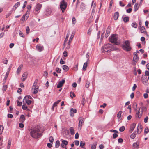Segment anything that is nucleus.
<instances>
[{
  "instance_id": "1",
  "label": "nucleus",
  "mask_w": 149,
  "mask_h": 149,
  "mask_svg": "<svg viewBox=\"0 0 149 149\" xmlns=\"http://www.w3.org/2000/svg\"><path fill=\"white\" fill-rule=\"evenodd\" d=\"M30 135L33 138H38L42 136V133L38 128H36L31 130Z\"/></svg>"
},
{
  "instance_id": "2",
  "label": "nucleus",
  "mask_w": 149,
  "mask_h": 149,
  "mask_svg": "<svg viewBox=\"0 0 149 149\" xmlns=\"http://www.w3.org/2000/svg\"><path fill=\"white\" fill-rule=\"evenodd\" d=\"M116 49L114 46L110 44H107L104 45L101 49V51L102 52H109L111 51Z\"/></svg>"
},
{
  "instance_id": "3",
  "label": "nucleus",
  "mask_w": 149,
  "mask_h": 149,
  "mask_svg": "<svg viewBox=\"0 0 149 149\" xmlns=\"http://www.w3.org/2000/svg\"><path fill=\"white\" fill-rule=\"evenodd\" d=\"M118 38L117 35L113 34L110 37L109 40L111 43H114L116 45H118L120 44V42L118 40Z\"/></svg>"
},
{
  "instance_id": "4",
  "label": "nucleus",
  "mask_w": 149,
  "mask_h": 149,
  "mask_svg": "<svg viewBox=\"0 0 149 149\" xmlns=\"http://www.w3.org/2000/svg\"><path fill=\"white\" fill-rule=\"evenodd\" d=\"M122 48L125 51L127 52L130 51L132 48L130 46V43L128 40L125 41L123 43V45L122 46Z\"/></svg>"
},
{
  "instance_id": "5",
  "label": "nucleus",
  "mask_w": 149,
  "mask_h": 149,
  "mask_svg": "<svg viewBox=\"0 0 149 149\" xmlns=\"http://www.w3.org/2000/svg\"><path fill=\"white\" fill-rule=\"evenodd\" d=\"M67 7L66 2L64 0H62L60 3V7L63 12H64Z\"/></svg>"
},
{
  "instance_id": "6",
  "label": "nucleus",
  "mask_w": 149,
  "mask_h": 149,
  "mask_svg": "<svg viewBox=\"0 0 149 149\" xmlns=\"http://www.w3.org/2000/svg\"><path fill=\"white\" fill-rule=\"evenodd\" d=\"M83 118H79V122L78 125V129L81 130V128L83 124Z\"/></svg>"
},
{
  "instance_id": "7",
  "label": "nucleus",
  "mask_w": 149,
  "mask_h": 149,
  "mask_svg": "<svg viewBox=\"0 0 149 149\" xmlns=\"http://www.w3.org/2000/svg\"><path fill=\"white\" fill-rule=\"evenodd\" d=\"M140 108H139L138 110L136 111V117L138 118H140L141 117L143 113L142 111H141L140 113Z\"/></svg>"
},
{
  "instance_id": "8",
  "label": "nucleus",
  "mask_w": 149,
  "mask_h": 149,
  "mask_svg": "<svg viewBox=\"0 0 149 149\" xmlns=\"http://www.w3.org/2000/svg\"><path fill=\"white\" fill-rule=\"evenodd\" d=\"M65 82V80L64 79H63L62 80L60 81L58 83L57 85V88H61L63 85V84Z\"/></svg>"
},
{
  "instance_id": "9",
  "label": "nucleus",
  "mask_w": 149,
  "mask_h": 149,
  "mask_svg": "<svg viewBox=\"0 0 149 149\" xmlns=\"http://www.w3.org/2000/svg\"><path fill=\"white\" fill-rule=\"evenodd\" d=\"M77 112V110L76 109L71 108L70 111V114L71 116H74V113Z\"/></svg>"
},
{
  "instance_id": "10",
  "label": "nucleus",
  "mask_w": 149,
  "mask_h": 149,
  "mask_svg": "<svg viewBox=\"0 0 149 149\" xmlns=\"http://www.w3.org/2000/svg\"><path fill=\"white\" fill-rule=\"evenodd\" d=\"M27 74H28L26 72H25L23 73L22 77V81H24L27 78Z\"/></svg>"
},
{
  "instance_id": "11",
  "label": "nucleus",
  "mask_w": 149,
  "mask_h": 149,
  "mask_svg": "<svg viewBox=\"0 0 149 149\" xmlns=\"http://www.w3.org/2000/svg\"><path fill=\"white\" fill-rule=\"evenodd\" d=\"M136 124L135 123H133L131 124L130 130H129V132L131 133L133 131L135 127L136 126Z\"/></svg>"
},
{
  "instance_id": "12",
  "label": "nucleus",
  "mask_w": 149,
  "mask_h": 149,
  "mask_svg": "<svg viewBox=\"0 0 149 149\" xmlns=\"http://www.w3.org/2000/svg\"><path fill=\"white\" fill-rule=\"evenodd\" d=\"M42 5L41 4L38 3L36 5L35 7V10L36 11H38L41 9Z\"/></svg>"
},
{
  "instance_id": "13",
  "label": "nucleus",
  "mask_w": 149,
  "mask_h": 149,
  "mask_svg": "<svg viewBox=\"0 0 149 149\" xmlns=\"http://www.w3.org/2000/svg\"><path fill=\"white\" fill-rule=\"evenodd\" d=\"M36 48L37 50L40 52L42 51L44 49L43 46L37 45L36 46Z\"/></svg>"
},
{
  "instance_id": "14",
  "label": "nucleus",
  "mask_w": 149,
  "mask_h": 149,
  "mask_svg": "<svg viewBox=\"0 0 149 149\" xmlns=\"http://www.w3.org/2000/svg\"><path fill=\"white\" fill-rule=\"evenodd\" d=\"M34 84H35V83H34V84L32 88H34L33 93L34 94H36L38 92V86H36L35 85H34Z\"/></svg>"
},
{
  "instance_id": "15",
  "label": "nucleus",
  "mask_w": 149,
  "mask_h": 149,
  "mask_svg": "<svg viewBox=\"0 0 149 149\" xmlns=\"http://www.w3.org/2000/svg\"><path fill=\"white\" fill-rule=\"evenodd\" d=\"M142 81L143 84L146 85L148 84V80L147 78H142Z\"/></svg>"
},
{
  "instance_id": "16",
  "label": "nucleus",
  "mask_w": 149,
  "mask_h": 149,
  "mask_svg": "<svg viewBox=\"0 0 149 149\" xmlns=\"http://www.w3.org/2000/svg\"><path fill=\"white\" fill-rule=\"evenodd\" d=\"M110 32V29L108 27L107 29L105 37L106 38H107L109 35Z\"/></svg>"
},
{
  "instance_id": "17",
  "label": "nucleus",
  "mask_w": 149,
  "mask_h": 149,
  "mask_svg": "<svg viewBox=\"0 0 149 149\" xmlns=\"http://www.w3.org/2000/svg\"><path fill=\"white\" fill-rule=\"evenodd\" d=\"M119 17V13L118 12L115 13L113 16L114 19L115 20H117Z\"/></svg>"
},
{
  "instance_id": "18",
  "label": "nucleus",
  "mask_w": 149,
  "mask_h": 149,
  "mask_svg": "<svg viewBox=\"0 0 149 149\" xmlns=\"http://www.w3.org/2000/svg\"><path fill=\"white\" fill-rule=\"evenodd\" d=\"M139 7V4L138 3H136L134 6V11H136L138 10Z\"/></svg>"
},
{
  "instance_id": "19",
  "label": "nucleus",
  "mask_w": 149,
  "mask_h": 149,
  "mask_svg": "<svg viewBox=\"0 0 149 149\" xmlns=\"http://www.w3.org/2000/svg\"><path fill=\"white\" fill-rule=\"evenodd\" d=\"M93 2H94V1H93L92 2V3L91 6H92L93 5V8H92V12L94 13L95 12V9L96 3H95L93 4Z\"/></svg>"
},
{
  "instance_id": "20",
  "label": "nucleus",
  "mask_w": 149,
  "mask_h": 149,
  "mask_svg": "<svg viewBox=\"0 0 149 149\" xmlns=\"http://www.w3.org/2000/svg\"><path fill=\"white\" fill-rule=\"evenodd\" d=\"M74 33H72L70 38L69 39V40L68 45H69V47L70 46V44L71 41L72 40V39H73V37H74Z\"/></svg>"
},
{
  "instance_id": "21",
  "label": "nucleus",
  "mask_w": 149,
  "mask_h": 149,
  "mask_svg": "<svg viewBox=\"0 0 149 149\" xmlns=\"http://www.w3.org/2000/svg\"><path fill=\"white\" fill-rule=\"evenodd\" d=\"M25 117L23 115H22L20 117V122L23 123L25 120Z\"/></svg>"
},
{
  "instance_id": "22",
  "label": "nucleus",
  "mask_w": 149,
  "mask_h": 149,
  "mask_svg": "<svg viewBox=\"0 0 149 149\" xmlns=\"http://www.w3.org/2000/svg\"><path fill=\"white\" fill-rule=\"evenodd\" d=\"M23 67V65H21L18 68L17 70V73L19 74L21 70Z\"/></svg>"
},
{
  "instance_id": "23",
  "label": "nucleus",
  "mask_w": 149,
  "mask_h": 149,
  "mask_svg": "<svg viewBox=\"0 0 149 149\" xmlns=\"http://www.w3.org/2000/svg\"><path fill=\"white\" fill-rule=\"evenodd\" d=\"M122 112L121 111H120L117 115V117L119 120H120L121 119V114Z\"/></svg>"
},
{
  "instance_id": "24",
  "label": "nucleus",
  "mask_w": 149,
  "mask_h": 149,
  "mask_svg": "<svg viewBox=\"0 0 149 149\" xmlns=\"http://www.w3.org/2000/svg\"><path fill=\"white\" fill-rule=\"evenodd\" d=\"M136 134V132L134 131L130 136V138L132 139H134Z\"/></svg>"
},
{
  "instance_id": "25",
  "label": "nucleus",
  "mask_w": 149,
  "mask_h": 149,
  "mask_svg": "<svg viewBox=\"0 0 149 149\" xmlns=\"http://www.w3.org/2000/svg\"><path fill=\"white\" fill-rule=\"evenodd\" d=\"M63 69L65 71H67L69 70V68L67 65H64L63 66Z\"/></svg>"
},
{
  "instance_id": "26",
  "label": "nucleus",
  "mask_w": 149,
  "mask_h": 149,
  "mask_svg": "<svg viewBox=\"0 0 149 149\" xmlns=\"http://www.w3.org/2000/svg\"><path fill=\"white\" fill-rule=\"evenodd\" d=\"M97 144V142H94L93 144L92 145L91 147V149H95L96 146Z\"/></svg>"
},
{
  "instance_id": "27",
  "label": "nucleus",
  "mask_w": 149,
  "mask_h": 149,
  "mask_svg": "<svg viewBox=\"0 0 149 149\" xmlns=\"http://www.w3.org/2000/svg\"><path fill=\"white\" fill-rule=\"evenodd\" d=\"M69 130H70L71 134V135H73L74 133V128L72 127H70L69 129Z\"/></svg>"
},
{
  "instance_id": "28",
  "label": "nucleus",
  "mask_w": 149,
  "mask_h": 149,
  "mask_svg": "<svg viewBox=\"0 0 149 149\" xmlns=\"http://www.w3.org/2000/svg\"><path fill=\"white\" fill-rule=\"evenodd\" d=\"M139 58L137 55L134 56L133 58V60L135 62H136L138 60Z\"/></svg>"
},
{
  "instance_id": "29",
  "label": "nucleus",
  "mask_w": 149,
  "mask_h": 149,
  "mask_svg": "<svg viewBox=\"0 0 149 149\" xmlns=\"http://www.w3.org/2000/svg\"><path fill=\"white\" fill-rule=\"evenodd\" d=\"M87 65V62H85L84 65L83 67V69L85 71L86 70V68Z\"/></svg>"
},
{
  "instance_id": "30",
  "label": "nucleus",
  "mask_w": 149,
  "mask_h": 149,
  "mask_svg": "<svg viewBox=\"0 0 149 149\" xmlns=\"http://www.w3.org/2000/svg\"><path fill=\"white\" fill-rule=\"evenodd\" d=\"M60 142L59 140H57L55 143V147L56 148H58L60 146Z\"/></svg>"
},
{
  "instance_id": "31",
  "label": "nucleus",
  "mask_w": 149,
  "mask_h": 149,
  "mask_svg": "<svg viewBox=\"0 0 149 149\" xmlns=\"http://www.w3.org/2000/svg\"><path fill=\"white\" fill-rule=\"evenodd\" d=\"M4 129V127L3 125H0V135L2 134Z\"/></svg>"
},
{
  "instance_id": "32",
  "label": "nucleus",
  "mask_w": 149,
  "mask_h": 149,
  "mask_svg": "<svg viewBox=\"0 0 149 149\" xmlns=\"http://www.w3.org/2000/svg\"><path fill=\"white\" fill-rule=\"evenodd\" d=\"M132 26L133 27L136 28L137 27L138 25L136 22H134L132 24Z\"/></svg>"
},
{
  "instance_id": "33",
  "label": "nucleus",
  "mask_w": 149,
  "mask_h": 149,
  "mask_svg": "<svg viewBox=\"0 0 149 149\" xmlns=\"http://www.w3.org/2000/svg\"><path fill=\"white\" fill-rule=\"evenodd\" d=\"M85 5L83 3H82L81 5L80 8H81V9L82 10H83L85 9Z\"/></svg>"
},
{
  "instance_id": "34",
  "label": "nucleus",
  "mask_w": 149,
  "mask_h": 149,
  "mask_svg": "<svg viewBox=\"0 0 149 149\" xmlns=\"http://www.w3.org/2000/svg\"><path fill=\"white\" fill-rule=\"evenodd\" d=\"M20 5V3L19 2L17 3L13 7L16 9Z\"/></svg>"
},
{
  "instance_id": "35",
  "label": "nucleus",
  "mask_w": 149,
  "mask_h": 149,
  "mask_svg": "<svg viewBox=\"0 0 149 149\" xmlns=\"http://www.w3.org/2000/svg\"><path fill=\"white\" fill-rule=\"evenodd\" d=\"M123 20L125 22H127L129 20V18L128 17H124L123 19Z\"/></svg>"
},
{
  "instance_id": "36",
  "label": "nucleus",
  "mask_w": 149,
  "mask_h": 149,
  "mask_svg": "<svg viewBox=\"0 0 149 149\" xmlns=\"http://www.w3.org/2000/svg\"><path fill=\"white\" fill-rule=\"evenodd\" d=\"M76 22V19L74 17H73L72 19V24L74 25L75 24Z\"/></svg>"
},
{
  "instance_id": "37",
  "label": "nucleus",
  "mask_w": 149,
  "mask_h": 149,
  "mask_svg": "<svg viewBox=\"0 0 149 149\" xmlns=\"http://www.w3.org/2000/svg\"><path fill=\"white\" fill-rule=\"evenodd\" d=\"M140 30L141 33H144L145 31V29L144 26H142L140 28Z\"/></svg>"
},
{
  "instance_id": "38",
  "label": "nucleus",
  "mask_w": 149,
  "mask_h": 149,
  "mask_svg": "<svg viewBox=\"0 0 149 149\" xmlns=\"http://www.w3.org/2000/svg\"><path fill=\"white\" fill-rule=\"evenodd\" d=\"M82 100L81 101L82 104L83 106H84L85 104V101H86L84 97L82 96Z\"/></svg>"
},
{
  "instance_id": "39",
  "label": "nucleus",
  "mask_w": 149,
  "mask_h": 149,
  "mask_svg": "<svg viewBox=\"0 0 149 149\" xmlns=\"http://www.w3.org/2000/svg\"><path fill=\"white\" fill-rule=\"evenodd\" d=\"M61 100H58L57 101L54 102L53 105H54V106H56L61 101Z\"/></svg>"
},
{
  "instance_id": "40",
  "label": "nucleus",
  "mask_w": 149,
  "mask_h": 149,
  "mask_svg": "<svg viewBox=\"0 0 149 149\" xmlns=\"http://www.w3.org/2000/svg\"><path fill=\"white\" fill-rule=\"evenodd\" d=\"M85 142H83L82 141L80 142V146L82 148H83V146L85 145Z\"/></svg>"
},
{
  "instance_id": "41",
  "label": "nucleus",
  "mask_w": 149,
  "mask_h": 149,
  "mask_svg": "<svg viewBox=\"0 0 149 149\" xmlns=\"http://www.w3.org/2000/svg\"><path fill=\"white\" fill-rule=\"evenodd\" d=\"M149 132V129L148 127H146L145 129L144 133L145 134H147Z\"/></svg>"
},
{
  "instance_id": "42",
  "label": "nucleus",
  "mask_w": 149,
  "mask_h": 149,
  "mask_svg": "<svg viewBox=\"0 0 149 149\" xmlns=\"http://www.w3.org/2000/svg\"><path fill=\"white\" fill-rule=\"evenodd\" d=\"M62 143L65 146L67 145L68 144V142L67 141L65 140H62Z\"/></svg>"
},
{
  "instance_id": "43",
  "label": "nucleus",
  "mask_w": 149,
  "mask_h": 149,
  "mask_svg": "<svg viewBox=\"0 0 149 149\" xmlns=\"http://www.w3.org/2000/svg\"><path fill=\"white\" fill-rule=\"evenodd\" d=\"M56 71L58 73H60L61 72V70L58 68H56Z\"/></svg>"
},
{
  "instance_id": "44",
  "label": "nucleus",
  "mask_w": 149,
  "mask_h": 149,
  "mask_svg": "<svg viewBox=\"0 0 149 149\" xmlns=\"http://www.w3.org/2000/svg\"><path fill=\"white\" fill-rule=\"evenodd\" d=\"M49 141L51 143H52L54 141V139L52 136H51L49 137Z\"/></svg>"
},
{
  "instance_id": "45",
  "label": "nucleus",
  "mask_w": 149,
  "mask_h": 149,
  "mask_svg": "<svg viewBox=\"0 0 149 149\" xmlns=\"http://www.w3.org/2000/svg\"><path fill=\"white\" fill-rule=\"evenodd\" d=\"M19 35L21 37H24V34L20 31H19Z\"/></svg>"
},
{
  "instance_id": "46",
  "label": "nucleus",
  "mask_w": 149,
  "mask_h": 149,
  "mask_svg": "<svg viewBox=\"0 0 149 149\" xmlns=\"http://www.w3.org/2000/svg\"><path fill=\"white\" fill-rule=\"evenodd\" d=\"M139 146V144H138L137 143H134L133 145V147H134V148H137Z\"/></svg>"
},
{
  "instance_id": "47",
  "label": "nucleus",
  "mask_w": 149,
  "mask_h": 149,
  "mask_svg": "<svg viewBox=\"0 0 149 149\" xmlns=\"http://www.w3.org/2000/svg\"><path fill=\"white\" fill-rule=\"evenodd\" d=\"M70 96L72 98L73 97H75V95L74 93L73 92H71L70 93Z\"/></svg>"
},
{
  "instance_id": "48",
  "label": "nucleus",
  "mask_w": 149,
  "mask_h": 149,
  "mask_svg": "<svg viewBox=\"0 0 149 149\" xmlns=\"http://www.w3.org/2000/svg\"><path fill=\"white\" fill-rule=\"evenodd\" d=\"M90 84V82L88 81H86V88H88L89 87V85Z\"/></svg>"
},
{
  "instance_id": "49",
  "label": "nucleus",
  "mask_w": 149,
  "mask_h": 149,
  "mask_svg": "<svg viewBox=\"0 0 149 149\" xmlns=\"http://www.w3.org/2000/svg\"><path fill=\"white\" fill-rule=\"evenodd\" d=\"M27 108V106H26V104H23L22 106V108L23 110H26Z\"/></svg>"
},
{
  "instance_id": "50",
  "label": "nucleus",
  "mask_w": 149,
  "mask_h": 149,
  "mask_svg": "<svg viewBox=\"0 0 149 149\" xmlns=\"http://www.w3.org/2000/svg\"><path fill=\"white\" fill-rule=\"evenodd\" d=\"M92 31V29L91 28H90L88 30V32H87V34L88 35H90L91 34V31Z\"/></svg>"
},
{
  "instance_id": "51",
  "label": "nucleus",
  "mask_w": 149,
  "mask_h": 149,
  "mask_svg": "<svg viewBox=\"0 0 149 149\" xmlns=\"http://www.w3.org/2000/svg\"><path fill=\"white\" fill-rule=\"evenodd\" d=\"M8 60L6 58H5L3 59V63L5 64H7L8 63Z\"/></svg>"
},
{
  "instance_id": "52",
  "label": "nucleus",
  "mask_w": 149,
  "mask_h": 149,
  "mask_svg": "<svg viewBox=\"0 0 149 149\" xmlns=\"http://www.w3.org/2000/svg\"><path fill=\"white\" fill-rule=\"evenodd\" d=\"M30 31V29L29 26H27L26 29V31L27 34H28L29 33Z\"/></svg>"
},
{
  "instance_id": "53",
  "label": "nucleus",
  "mask_w": 149,
  "mask_h": 149,
  "mask_svg": "<svg viewBox=\"0 0 149 149\" xmlns=\"http://www.w3.org/2000/svg\"><path fill=\"white\" fill-rule=\"evenodd\" d=\"M125 130V127L123 126H122L120 128H119V131L120 132H123Z\"/></svg>"
},
{
  "instance_id": "54",
  "label": "nucleus",
  "mask_w": 149,
  "mask_h": 149,
  "mask_svg": "<svg viewBox=\"0 0 149 149\" xmlns=\"http://www.w3.org/2000/svg\"><path fill=\"white\" fill-rule=\"evenodd\" d=\"M78 64H77L75 65V66L74 67V70L75 71H77L78 70Z\"/></svg>"
},
{
  "instance_id": "55",
  "label": "nucleus",
  "mask_w": 149,
  "mask_h": 149,
  "mask_svg": "<svg viewBox=\"0 0 149 149\" xmlns=\"http://www.w3.org/2000/svg\"><path fill=\"white\" fill-rule=\"evenodd\" d=\"M137 86L136 84H134L132 88V90L133 91H134L137 87Z\"/></svg>"
},
{
  "instance_id": "56",
  "label": "nucleus",
  "mask_w": 149,
  "mask_h": 149,
  "mask_svg": "<svg viewBox=\"0 0 149 149\" xmlns=\"http://www.w3.org/2000/svg\"><path fill=\"white\" fill-rule=\"evenodd\" d=\"M7 88V86L6 85H3V86L2 90L3 91H6Z\"/></svg>"
},
{
  "instance_id": "57",
  "label": "nucleus",
  "mask_w": 149,
  "mask_h": 149,
  "mask_svg": "<svg viewBox=\"0 0 149 149\" xmlns=\"http://www.w3.org/2000/svg\"><path fill=\"white\" fill-rule=\"evenodd\" d=\"M29 99H27V97H26V96H25L23 100V102H27L28 100H29Z\"/></svg>"
},
{
  "instance_id": "58",
  "label": "nucleus",
  "mask_w": 149,
  "mask_h": 149,
  "mask_svg": "<svg viewBox=\"0 0 149 149\" xmlns=\"http://www.w3.org/2000/svg\"><path fill=\"white\" fill-rule=\"evenodd\" d=\"M17 105L19 106H21L22 105V103L21 102H19L18 100H17Z\"/></svg>"
},
{
  "instance_id": "59",
  "label": "nucleus",
  "mask_w": 149,
  "mask_h": 149,
  "mask_svg": "<svg viewBox=\"0 0 149 149\" xmlns=\"http://www.w3.org/2000/svg\"><path fill=\"white\" fill-rule=\"evenodd\" d=\"M75 144L76 146H78L79 144V142L78 140H76L75 141Z\"/></svg>"
},
{
  "instance_id": "60",
  "label": "nucleus",
  "mask_w": 149,
  "mask_h": 149,
  "mask_svg": "<svg viewBox=\"0 0 149 149\" xmlns=\"http://www.w3.org/2000/svg\"><path fill=\"white\" fill-rule=\"evenodd\" d=\"M22 90L20 88H18V90L17 91V92L18 93L21 94L20 93L21 92H22Z\"/></svg>"
},
{
  "instance_id": "61",
  "label": "nucleus",
  "mask_w": 149,
  "mask_h": 149,
  "mask_svg": "<svg viewBox=\"0 0 149 149\" xmlns=\"http://www.w3.org/2000/svg\"><path fill=\"white\" fill-rule=\"evenodd\" d=\"M132 10L131 8H129L126 10V12L128 13H130L132 11Z\"/></svg>"
},
{
  "instance_id": "62",
  "label": "nucleus",
  "mask_w": 149,
  "mask_h": 149,
  "mask_svg": "<svg viewBox=\"0 0 149 149\" xmlns=\"http://www.w3.org/2000/svg\"><path fill=\"white\" fill-rule=\"evenodd\" d=\"M60 63L61 64H63L65 63V62L61 58L60 61Z\"/></svg>"
},
{
  "instance_id": "63",
  "label": "nucleus",
  "mask_w": 149,
  "mask_h": 149,
  "mask_svg": "<svg viewBox=\"0 0 149 149\" xmlns=\"http://www.w3.org/2000/svg\"><path fill=\"white\" fill-rule=\"evenodd\" d=\"M117 133H114L113 134V138H116V137H117L118 136V134H117Z\"/></svg>"
},
{
  "instance_id": "64",
  "label": "nucleus",
  "mask_w": 149,
  "mask_h": 149,
  "mask_svg": "<svg viewBox=\"0 0 149 149\" xmlns=\"http://www.w3.org/2000/svg\"><path fill=\"white\" fill-rule=\"evenodd\" d=\"M7 116L9 118H12L13 117V115L11 114H8Z\"/></svg>"
}]
</instances>
